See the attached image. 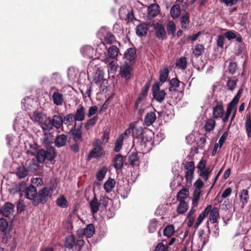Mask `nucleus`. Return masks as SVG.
<instances>
[{"label":"nucleus","mask_w":251,"mask_h":251,"mask_svg":"<svg viewBox=\"0 0 251 251\" xmlns=\"http://www.w3.org/2000/svg\"><path fill=\"white\" fill-rule=\"evenodd\" d=\"M52 127L59 129L63 126V118L60 115H55L51 119Z\"/></svg>","instance_id":"6ab92c4d"},{"label":"nucleus","mask_w":251,"mask_h":251,"mask_svg":"<svg viewBox=\"0 0 251 251\" xmlns=\"http://www.w3.org/2000/svg\"><path fill=\"white\" fill-rule=\"evenodd\" d=\"M236 82L237 80L235 79H228L226 83L227 89L230 91H233L236 87Z\"/></svg>","instance_id":"bf43d9fd"},{"label":"nucleus","mask_w":251,"mask_h":251,"mask_svg":"<svg viewBox=\"0 0 251 251\" xmlns=\"http://www.w3.org/2000/svg\"><path fill=\"white\" fill-rule=\"evenodd\" d=\"M91 213L94 215L97 213L100 207L98 199L95 197L89 203Z\"/></svg>","instance_id":"5701e85b"},{"label":"nucleus","mask_w":251,"mask_h":251,"mask_svg":"<svg viewBox=\"0 0 251 251\" xmlns=\"http://www.w3.org/2000/svg\"><path fill=\"white\" fill-rule=\"evenodd\" d=\"M216 122L214 118L207 119L205 124V129L207 132L213 130L215 126Z\"/></svg>","instance_id":"58836bf2"},{"label":"nucleus","mask_w":251,"mask_h":251,"mask_svg":"<svg viewBox=\"0 0 251 251\" xmlns=\"http://www.w3.org/2000/svg\"><path fill=\"white\" fill-rule=\"evenodd\" d=\"M159 6L156 3H153L150 5L148 7V16L150 17H154L156 16L160 11Z\"/></svg>","instance_id":"412c9836"},{"label":"nucleus","mask_w":251,"mask_h":251,"mask_svg":"<svg viewBox=\"0 0 251 251\" xmlns=\"http://www.w3.org/2000/svg\"><path fill=\"white\" fill-rule=\"evenodd\" d=\"M189 191L187 189H182L180 190L177 193V199L181 201H184V199L186 198L189 195Z\"/></svg>","instance_id":"79ce46f5"},{"label":"nucleus","mask_w":251,"mask_h":251,"mask_svg":"<svg viewBox=\"0 0 251 251\" xmlns=\"http://www.w3.org/2000/svg\"><path fill=\"white\" fill-rule=\"evenodd\" d=\"M215 104L212 108V116L214 119L222 118L224 115V108L222 101L215 100Z\"/></svg>","instance_id":"6e6552de"},{"label":"nucleus","mask_w":251,"mask_h":251,"mask_svg":"<svg viewBox=\"0 0 251 251\" xmlns=\"http://www.w3.org/2000/svg\"><path fill=\"white\" fill-rule=\"evenodd\" d=\"M238 102L232 100L227 105L225 116L223 118L222 120L223 123H225L227 122L230 115L231 113L237 112L236 105Z\"/></svg>","instance_id":"9d476101"},{"label":"nucleus","mask_w":251,"mask_h":251,"mask_svg":"<svg viewBox=\"0 0 251 251\" xmlns=\"http://www.w3.org/2000/svg\"><path fill=\"white\" fill-rule=\"evenodd\" d=\"M1 209L2 215L8 217L14 212V205L11 203H6Z\"/></svg>","instance_id":"f3484780"},{"label":"nucleus","mask_w":251,"mask_h":251,"mask_svg":"<svg viewBox=\"0 0 251 251\" xmlns=\"http://www.w3.org/2000/svg\"><path fill=\"white\" fill-rule=\"evenodd\" d=\"M123 135H120L115 143L114 151L116 152H119L121 150L123 145Z\"/></svg>","instance_id":"c03bdc74"},{"label":"nucleus","mask_w":251,"mask_h":251,"mask_svg":"<svg viewBox=\"0 0 251 251\" xmlns=\"http://www.w3.org/2000/svg\"><path fill=\"white\" fill-rule=\"evenodd\" d=\"M9 230L10 228L7 220L3 218H0V231L6 233Z\"/></svg>","instance_id":"4c0bfd02"},{"label":"nucleus","mask_w":251,"mask_h":251,"mask_svg":"<svg viewBox=\"0 0 251 251\" xmlns=\"http://www.w3.org/2000/svg\"><path fill=\"white\" fill-rule=\"evenodd\" d=\"M26 125L25 121L21 118H16L14 121L13 127L15 130H23Z\"/></svg>","instance_id":"a878e982"},{"label":"nucleus","mask_w":251,"mask_h":251,"mask_svg":"<svg viewBox=\"0 0 251 251\" xmlns=\"http://www.w3.org/2000/svg\"><path fill=\"white\" fill-rule=\"evenodd\" d=\"M23 195H25L26 199L31 200L32 204L34 205V200H36L37 196L36 188L33 185L29 186L25 191H23V192L20 193V196L22 197Z\"/></svg>","instance_id":"1a4fd4ad"},{"label":"nucleus","mask_w":251,"mask_h":251,"mask_svg":"<svg viewBox=\"0 0 251 251\" xmlns=\"http://www.w3.org/2000/svg\"><path fill=\"white\" fill-rule=\"evenodd\" d=\"M64 246L69 249H72L75 247L77 251H90L88 247L84 245L82 239H76L73 235H69L66 237Z\"/></svg>","instance_id":"f257e3e1"},{"label":"nucleus","mask_w":251,"mask_h":251,"mask_svg":"<svg viewBox=\"0 0 251 251\" xmlns=\"http://www.w3.org/2000/svg\"><path fill=\"white\" fill-rule=\"evenodd\" d=\"M74 121H75V118L72 113L67 114L63 119V123L67 126L70 125Z\"/></svg>","instance_id":"09e8293b"},{"label":"nucleus","mask_w":251,"mask_h":251,"mask_svg":"<svg viewBox=\"0 0 251 251\" xmlns=\"http://www.w3.org/2000/svg\"><path fill=\"white\" fill-rule=\"evenodd\" d=\"M149 29L148 25L145 23H140L136 28V34L139 37H143L147 35Z\"/></svg>","instance_id":"4468645a"},{"label":"nucleus","mask_w":251,"mask_h":251,"mask_svg":"<svg viewBox=\"0 0 251 251\" xmlns=\"http://www.w3.org/2000/svg\"><path fill=\"white\" fill-rule=\"evenodd\" d=\"M98 107L96 105L89 107L88 111L86 114L88 118H90L91 116L94 115L98 111Z\"/></svg>","instance_id":"69168bd1"},{"label":"nucleus","mask_w":251,"mask_h":251,"mask_svg":"<svg viewBox=\"0 0 251 251\" xmlns=\"http://www.w3.org/2000/svg\"><path fill=\"white\" fill-rule=\"evenodd\" d=\"M40 124L44 130H50L53 129L51 118L50 117L44 116V119Z\"/></svg>","instance_id":"393cba45"},{"label":"nucleus","mask_w":251,"mask_h":251,"mask_svg":"<svg viewBox=\"0 0 251 251\" xmlns=\"http://www.w3.org/2000/svg\"><path fill=\"white\" fill-rule=\"evenodd\" d=\"M104 72L98 68L92 76V81L97 85H100V91H103L107 86V81L104 79Z\"/></svg>","instance_id":"7ed1b4c3"},{"label":"nucleus","mask_w":251,"mask_h":251,"mask_svg":"<svg viewBox=\"0 0 251 251\" xmlns=\"http://www.w3.org/2000/svg\"><path fill=\"white\" fill-rule=\"evenodd\" d=\"M103 61L106 64H107V67L109 71L114 73L116 71L118 64L116 61L111 60L109 58L106 57L103 59Z\"/></svg>","instance_id":"c85d7f7f"},{"label":"nucleus","mask_w":251,"mask_h":251,"mask_svg":"<svg viewBox=\"0 0 251 251\" xmlns=\"http://www.w3.org/2000/svg\"><path fill=\"white\" fill-rule=\"evenodd\" d=\"M160 84L157 82L152 86V92L153 98L158 102L161 103L164 100L166 95L164 90H160Z\"/></svg>","instance_id":"423d86ee"},{"label":"nucleus","mask_w":251,"mask_h":251,"mask_svg":"<svg viewBox=\"0 0 251 251\" xmlns=\"http://www.w3.org/2000/svg\"><path fill=\"white\" fill-rule=\"evenodd\" d=\"M53 136L52 133H45L42 139L43 145L44 146H46L47 148L50 147L49 146L52 143L53 140Z\"/></svg>","instance_id":"cd10ccee"},{"label":"nucleus","mask_w":251,"mask_h":251,"mask_svg":"<svg viewBox=\"0 0 251 251\" xmlns=\"http://www.w3.org/2000/svg\"><path fill=\"white\" fill-rule=\"evenodd\" d=\"M115 185V181L114 179L109 178L104 184V189L107 193L112 191Z\"/></svg>","instance_id":"473e14b6"},{"label":"nucleus","mask_w":251,"mask_h":251,"mask_svg":"<svg viewBox=\"0 0 251 251\" xmlns=\"http://www.w3.org/2000/svg\"><path fill=\"white\" fill-rule=\"evenodd\" d=\"M30 119L34 123H41L44 119L45 115L41 112L38 111H34L29 114Z\"/></svg>","instance_id":"4be33fe9"},{"label":"nucleus","mask_w":251,"mask_h":251,"mask_svg":"<svg viewBox=\"0 0 251 251\" xmlns=\"http://www.w3.org/2000/svg\"><path fill=\"white\" fill-rule=\"evenodd\" d=\"M109 199L105 196H101L100 198L99 202L101 207L106 208L108 204Z\"/></svg>","instance_id":"052dcab7"},{"label":"nucleus","mask_w":251,"mask_h":251,"mask_svg":"<svg viewBox=\"0 0 251 251\" xmlns=\"http://www.w3.org/2000/svg\"><path fill=\"white\" fill-rule=\"evenodd\" d=\"M74 130H71V131L72 132V136L73 139L75 141L77 142L79 139H81V132L80 129H75V125L74 127Z\"/></svg>","instance_id":"de8ad7c7"},{"label":"nucleus","mask_w":251,"mask_h":251,"mask_svg":"<svg viewBox=\"0 0 251 251\" xmlns=\"http://www.w3.org/2000/svg\"><path fill=\"white\" fill-rule=\"evenodd\" d=\"M53 188L44 187L37 193L36 200H34V205H37L39 203H45L47 201L48 197L51 195V192Z\"/></svg>","instance_id":"20e7f679"},{"label":"nucleus","mask_w":251,"mask_h":251,"mask_svg":"<svg viewBox=\"0 0 251 251\" xmlns=\"http://www.w3.org/2000/svg\"><path fill=\"white\" fill-rule=\"evenodd\" d=\"M246 130L249 137H251V120L250 117L246 118L245 123Z\"/></svg>","instance_id":"6e6d98bb"},{"label":"nucleus","mask_w":251,"mask_h":251,"mask_svg":"<svg viewBox=\"0 0 251 251\" xmlns=\"http://www.w3.org/2000/svg\"><path fill=\"white\" fill-rule=\"evenodd\" d=\"M181 27L183 29H187L190 23L189 16L188 13H186L180 18Z\"/></svg>","instance_id":"a19ab883"},{"label":"nucleus","mask_w":251,"mask_h":251,"mask_svg":"<svg viewBox=\"0 0 251 251\" xmlns=\"http://www.w3.org/2000/svg\"><path fill=\"white\" fill-rule=\"evenodd\" d=\"M180 81L176 78H172L169 82L170 91L176 90V88L179 87Z\"/></svg>","instance_id":"8fccbe9b"},{"label":"nucleus","mask_w":251,"mask_h":251,"mask_svg":"<svg viewBox=\"0 0 251 251\" xmlns=\"http://www.w3.org/2000/svg\"><path fill=\"white\" fill-rule=\"evenodd\" d=\"M187 66V62L185 57L182 56L176 60V66L178 69L184 70L186 68Z\"/></svg>","instance_id":"f704fd0d"},{"label":"nucleus","mask_w":251,"mask_h":251,"mask_svg":"<svg viewBox=\"0 0 251 251\" xmlns=\"http://www.w3.org/2000/svg\"><path fill=\"white\" fill-rule=\"evenodd\" d=\"M52 100L56 105H61L64 101L63 96L58 92H54L52 94Z\"/></svg>","instance_id":"c756f323"},{"label":"nucleus","mask_w":251,"mask_h":251,"mask_svg":"<svg viewBox=\"0 0 251 251\" xmlns=\"http://www.w3.org/2000/svg\"><path fill=\"white\" fill-rule=\"evenodd\" d=\"M95 226L93 224H89L82 231V230L77 231V234L79 235L80 233H83L87 238L91 237L95 233Z\"/></svg>","instance_id":"dca6fc26"},{"label":"nucleus","mask_w":251,"mask_h":251,"mask_svg":"<svg viewBox=\"0 0 251 251\" xmlns=\"http://www.w3.org/2000/svg\"><path fill=\"white\" fill-rule=\"evenodd\" d=\"M139 139H141V145L142 147L146 148L148 145L151 144V138L147 137L145 133H142L138 137Z\"/></svg>","instance_id":"e433bc0d"},{"label":"nucleus","mask_w":251,"mask_h":251,"mask_svg":"<svg viewBox=\"0 0 251 251\" xmlns=\"http://www.w3.org/2000/svg\"><path fill=\"white\" fill-rule=\"evenodd\" d=\"M157 226V223L156 220H151L149 225V231L151 233H153L155 231L156 227Z\"/></svg>","instance_id":"0e129e2a"},{"label":"nucleus","mask_w":251,"mask_h":251,"mask_svg":"<svg viewBox=\"0 0 251 251\" xmlns=\"http://www.w3.org/2000/svg\"><path fill=\"white\" fill-rule=\"evenodd\" d=\"M78 74V70L74 67L68 69V75L70 80H74Z\"/></svg>","instance_id":"864d4df0"},{"label":"nucleus","mask_w":251,"mask_h":251,"mask_svg":"<svg viewBox=\"0 0 251 251\" xmlns=\"http://www.w3.org/2000/svg\"><path fill=\"white\" fill-rule=\"evenodd\" d=\"M68 140V136L64 134L56 136L54 141L55 146L58 148L65 146Z\"/></svg>","instance_id":"a211bd4d"},{"label":"nucleus","mask_w":251,"mask_h":251,"mask_svg":"<svg viewBox=\"0 0 251 251\" xmlns=\"http://www.w3.org/2000/svg\"><path fill=\"white\" fill-rule=\"evenodd\" d=\"M98 36L101 41L102 45L104 44H112L115 40L114 36L106 27L101 28Z\"/></svg>","instance_id":"39448f33"},{"label":"nucleus","mask_w":251,"mask_h":251,"mask_svg":"<svg viewBox=\"0 0 251 251\" xmlns=\"http://www.w3.org/2000/svg\"><path fill=\"white\" fill-rule=\"evenodd\" d=\"M103 147H94L88 155V160H90L93 158L100 157L103 154Z\"/></svg>","instance_id":"2eb2a0df"},{"label":"nucleus","mask_w":251,"mask_h":251,"mask_svg":"<svg viewBox=\"0 0 251 251\" xmlns=\"http://www.w3.org/2000/svg\"><path fill=\"white\" fill-rule=\"evenodd\" d=\"M240 201L242 203V207L243 208L248 203L249 199V192L246 189H243L239 192Z\"/></svg>","instance_id":"b1692460"},{"label":"nucleus","mask_w":251,"mask_h":251,"mask_svg":"<svg viewBox=\"0 0 251 251\" xmlns=\"http://www.w3.org/2000/svg\"><path fill=\"white\" fill-rule=\"evenodd\" d=\"M156 119V116L155 113L153 112H149L144 118L145 124L146 126H150L153 124Z\"/></svg>","instance_id":"bb28decb"},{"label":"nucleus","mask_w":251,"mask_h":251,"mask_svg":"<svg viewBox=\"0 0 251 251\" xmlns=\"http://www.w3.org/2000/svg\"><path fill=\"white\" fill-rule=\"evenodd\" d=\"M204 50V46L201 44H198L195 46L193 50V53L196 58H198L203 53Z\"/></svg>","instance_id":"c9c22d12"},{"label":"nucleus","mask_w":251,"mask_h":251,"mask_svg":"<svg viewBox=\"0 0 251 251\" xmlns=\"http://www.w3.org/2000/svg\"><path fill=\"white\" fill-rule=\"evenodd\" d=\"M225 39L222 35H218L216 41L217 45L220 48H223L225 44Z\"/></svg>","instance_id":"774afa93"},{"label":"nucleus","mask_w":251,"mask_h":251,"mask_svg":"<svg viewBox=\"0 0 251 251\" xmlns=\"http://www.w3.org/2000/svg\"><path fill=\"white\" fill-rule=\"evenodd\" d=\"M124 164V158L120 154L117 155L114 160V166L117 170L122 168Z\"/></svg>","instance_id":"72a5a7b5"},{"label":"nucleus","mask_w":251,"mask_h":251,"mask_svg":"<svg viewBox=\"0 0 251 251\" xmlns=\"http://www.w3.org/2000/svg\"><path fill=\"white\" fill-rule=\"evenodd\" d=\"M154 251H169L167 246L163 243H159L156 246Z\"/></svg>","instance_id":"338daca9"},{"label":"nucleus","mask_w":251,"mask_h":251,"mask_svg":"<svg viewBox=\"0 0 251 251\" xmlns=\"http://www.w3.org/2000/svg\"><path fill=\"white\" fill-rule=\"evenodd\" d=\"M124 57L127 62L129 61V64L132 65L136 57V49L133 48L128 49L124 53Z\"/></svg>","instance_id":"f8f14e48"},{"label":"nucleus","mask_w":251,"mask_h":251,"mask_svg":"<svg viewBox=\"0 0 251 251\" xmlns=\"http://www.w3.org/2000/svg\"><path fill=\"white\" fill-rule=\"evenodd\" d=\"M188 208V205L185 201L179 202L177 207V212L179 214H183L186 212Z\"/></svg>","instance_id":"49530a36"},{"label":"nucleus","mask_w":251,"mask_h":251,"mask_svg":"<svg viewBox=\"0 0 251 251\" xmlns=\"http://www.w3.org/2000/svg\"><path fill=\"white\" fill-rule=\"evenodd\" d=\"M56 155L55 149L50 146L47 148V151L39 150L36 155V158L39 163H43L46 159L51 161L54 159Z\"/></svg>","instance_id":"f03ea898"},{"label":"nucleus","mask_w":251,"mask_h":251,"mask_svg":"<svg viewBox=\"0 0 251 251\" xmlns=\"http://www.w3.org/2000/svg\"><path fill=\"white\" fill-rule=\"evenodd\" d=\"M108 54L112 59L115 58L118 54V49L116 46H112L108 50Z\"/></svg>","instance_id":"a18cd8bd"},{"label":"nucleus","mask_w":251,"mask_h":251,"mask_svg":"<svg viewBox=\"0 0 251 251\" xmlns=\"http://www.w3.org/2000/svg\"><path fill=\"white\" fill-rule=\"evenodd\" d=\"M194 171H186L185 177L187 183L191 184Z\"/></svg>","instance_id":"e2e57ef3"},{"label":"nucleus","mask_w":251,"mask_h":251,"mask_svg":"<svg viewBox=\"0 0 251 251\" xmlns=\"http://www.w3.org/2000/svg\"><path fill=\"white\" fill-rule=\"evenodd\" d=\"M128 161L129 163L133 166H137L139 165V158L137 152H133L128 155Z\"/></svg>","instance_id":"2f4dec72"},{"label":"nucleus","mask_w":251,"mask_h":251,"mask_svg":"<svg viewBox=\"0 0 251 251\" xmlns=\"http://www.w3.org/2000/svg\"><path fill=\"white\" fill-rule=\"evenodd\" d=\"M219 218V209L217 207H214L212 208L211 211L209 215V221L211 223L214 224L217 222L218 218Z\"/></svg>","instance_id":"7c9ffc66"},{"label":"nucleus","mask_w":251,"mask_h":251,"mask_svg":"<svg viewBox=\"0 0 251 251\" xmlns=\"http://www.w3.org/2000/svg\"><path fill=\"white\" fill-rule=\"evenodd\" d=\"M85 108L82 105H79L74 114L75 121L81 122L83 121L85 119Z\"/></svg>","instance_id":"ddd939ff"},{"label":"nucleus","mask_w":251,"mask_h":251,"mask_svg":"<svg viewBox=\"0 0 251 251\" xmlns=\"http://www.w3.org/2000/svg\"><path fill=\"white\" fill-rule=\"evenodd\" d=\"M180 13V6L178 4L174 5L171 9L170 14L171 17L174 19L178 18Z\"/></svg>","instance_id":"ea45409f"},{"label":"nucleus","mask_w":251,"mask_h":251,"mask_svg":"<svg viewBox=\"0 0 251 251\" xmlns=\"http://www.w3.org/2000/svg\"><path fill=\"white\" fill-rule=\"evenodd\" d=\"M98 120V116H94L92 118L87 121L85 125V127L87 130H89L94 126Z\"/></svg>","instance_id":"37998d69"},{"label":"nucleus","mask_w":251,"mask_h":251,"mask_svg":"<svg viewBox=\"0 0 251 251\" xmlns=\"http://www.w3.org/2000/svg\"><path fill=\"white\" fill-rule=\"evenodd\" d=\"M175 232L174 227L173 225H170L167 226L163 230V234L165 236L170 237L172 236Z\"/></svg>","instance_id":"3c124183"},{"label":"nucleus","mask_w":251,"mask_h":251,"mask_svg":"<svg viewBox=\"0 0 251 251\" xmlns=\"http://www.w3.org/2000/svg\"><path fill=\"white\" fill-rule=\"evenodd\" d=\"M131 66L132 65L125 61L120 67L119 74L126 81L129 80L132 75V68Z\"/></svg>","instance_id":"0eeeda50"},{"label":"nucleus","mask_w":251,"mask_h":251,"mask_svg":"<svg viewBox=\"0 0 251 251\" xmlns=\"http://www.w3.org/2000/svg\"><path fill=\"white\" fill-rule=\"evenodd\" d=\"M81 54L85 58H92L95 54L96 51L91 46L85 45L82 47L80 49Z\"/></svg>","instance_id":"9b49d317"},{"label":"nucleus","mask_w":251,"mask_h":251,"mask_svg":"<svg viewBox=\"0 0 251 251\" xmlns=\"http://www.w3.org/2000/svg\"><path fill=\"white\" fill-rule=\"evenodd\" d=\"M57 205L62 208H66L68 206V202L64 196H61L56 200Z\"/></svg>","instance_id":"5fc2aeb1"},{"label":"nucleus","mask_w":251,"mask_h":251,"mask_svg":"<svg viewBox=\"0 0 251 251\" xmlns=\"http://www.w3.org/2000/svg\"><path fill=\"white\" fill-rule=\"evenodd\" d=\"M167 31L169 34L174 35L176 31V25L174 22H169L167 25Z\"/></svg>","instance_id":"13d9d810"},{"label":"nucleus","mask_w":251,"mask_h":251,"mask_svg":"<svg viewBox=\"0 0 251 251\" xmlns=\"http://www.w3.org/2000/svg\"><path fill=\"white\" fill-rule=\"evenodd\" d=\"M169 70L167 68H164L160 71L159 80L162 83L165 82L168 77Z\"/></svg>","instance_id":"603ef678"},{"label":"nucleus","mask_w":251,"mask_h":251,"mask_svg":"<svg viewBox=\"0 0 251 251\" xmlns=\"http://www.w3.org/2000/svg\"><path fill=\"white\" fill-rule=\"evenodd\" d=\"M107 172V169L105 167L99 170L97 174V178L99 181H101L105 177Z\"/></svg>","instance_id":"4d7b16f0"},{"label":"nucleus","mask_w":251,"mask_h":251,"mask_svg":"<svg viewBox=\"0 0 251 251\" xmlns=\"http://www.w3.org/2000/svg\"><path fill=\"white\" fill-rule=\"evenodd\" d=\"M155 35L159 39H164L166 37V31L163 26L157 23L155 27Z\"/></svg>","instance_id":"aec40b11"},{"label":"nucleus","mask_w":251,"mask_h":251,"mask_svg":"<svg viewBox=\"0 0 251 251\" xmlns=\"http://www.w3.org/2000/svg\"><path fill=\"white\" fill-rule=\"evenodd\" d=\"M17 176L20 178H23L27 175V171L24 167H20L17 172Z\"/></svg>","instance_id":"680f3d73"}]
</instances>
